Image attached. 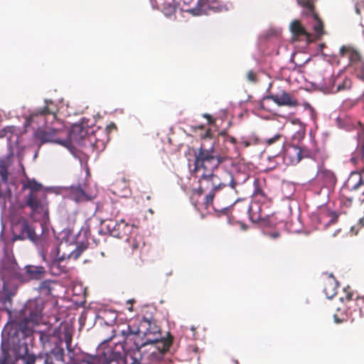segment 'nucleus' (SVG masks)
<instances>
[{"label": "nucleus", "mask_w": 364, "mask_h": 364, "mask_svg": "<svg viewBox=\"0 0 364 364\" xmlns=\"http://www.w3.org/2000/svg\"><path fill=\"white\" fill-rule=\"evenodd\" d=\"M202 143L198 151L195 153L194 171H203L199 178V188L196 192L200 196L206 191H220L225 187L230 186L235 190L238 185L245 183L248 176L245 174L242 178H240L239 173L232 174L231 172L224 171L220 174L215 171L218 166L225 161V156H218L215 154L213 142L211 141L208 147L205 142L212 141L210 129H207L200 135Z\"/></svg>", "instance_id": "nucleus-1"}, {"label": "nucleus", "mask_w": 364, "mask_h": 364, "mask_svg": "<svg viewBox=\"0 0 364 364\" xmlns=\"http://www.w3.org/2000/svg\"><path fill=\"white\" fill-rule=\"evenodd\" d=\"M350 161L357 166H361L360 171H353L346 185L340 191L341 203L346 206H350L353 200H358L360 203L364 202V163L359 160L355 162L350 158Z\"/></svg>", "instance_id": "nucleus-2"}, {"label": "nucleus", "mask_w": 364, "mask_h": 364, "mask_svg": "<svg viewBox=\"0 0 364 364\" xmlns=\"http://www.w3.org/2000/svg\"><path fill=\"white\" fill-rule=\"evenodd\" d=\"M253 186L252 201L250 204L245 205V209L248 212L250 220L257 223L263 217V208H268L272 204V198L262 189L259 179L255 178Z\"/></svg>", "instance_id": "nucleus-3"}, {"label": "nucleus", "mask_w": 364, "mask_h": 364, "mask_svg": "<svg viewBox=\"0 0 364 364\" xmlns=\"http://www.w3.org/2000/svg\"><path fill=\"white\" fill-rule=\"evenodd\" d=\"M127 246L124 249L125 257L130 264L141 267L144 263L143 253L145 250L144 237L139 233V230L132 233L125 239Z\"/></svg>", "instance_id": "nucleus-4"}, {"label": "nucleus", "mask_w": 364, "mask_h": 364, "mask_svg": "<svg viewBox=\"0 0 364 364\" xmlns=\"http://www.w3.org/2000/svg\"><path fill=\"white\" fill-rule=\"evenodd\" d=\"M56 113L52 109L48 101H46V106L36 112L31 114L26 119L25 126L31 127L33 129L43 128L46 125L58 122Z\"/></svg>", "instance_id": "nucleus-5"}, {"label": "nucleus", "mask_w": 364, "mask_h": 364, "mask_svg": "<svg viewBox=\"0 0 364 364\" xmlns=\"http://www.w3.org/2000/svg\"><path fill=\"white\" fill-rule=\"evenodd\" d=\"M104 226L109 235L120 239H126L132 233L136 232L138 228L134 225L130 224L124 220H121L119 222H115L112 220H105Z\"/></svg>", "instance_id": "nucleus-6"}, {"label": "nucleus", "mask_w": 364, "mask_h": 364, "mask_svg": "<svg viewBox=\"0 0 364 364\" xmlns=\"http://www.w3.org/2000/svg\"><path fill=\"white\" fill-rule=\"evenodd\" d=\"M63 124L60 121H58L53 124H48L43 128L36 130L34 133L35 138L40 141L41 144L45 143L53 142L63 144V140L58 137V135L62 131Z\"/></svg>", "instance_id": "nucleus-7"}, {"label": "nucleus", "mask_w": 364, "mask_h": 364, "mask_svg": "<svg viewBox=\"0 0 364 364\" xmlns=\"http://www.w3.org/2000/svg\"><path fill=\"white\" fill-rule=\"evenodd\" d=\"M299 6L304 9L303 15L312 17L314 23L313 30L314 38L320 40L326 33L323 29V23L318 15L315 12L314 0H296Z\"/></svg>", "instance_id": "nucleus-8"}, {"label": "nucleus", "mask_w": 364, "mask_h": 364, "mask_svg": "<svg viewBox=\"0 0 364 364\" xmlns=\"http://www.w3.org/2000/svg\"><path fill=\"white\" fill-rule=\"evenodd\" d=\"M46 195L36 191L30 192L25 197V205L31 208V217L34 218L37 214L48 217V210L46 202Z\"/></svg>", "instance_id": "nucleus-9"}, {"label": "nucleus", "mask_w": 364, "mask_h": 364, "mask_svg": "<svg viewBox=\"0 0 364 364\" xmlns=\"http://www.w3.org/2000/svg\"><path fill=\"white\" fill-rule=\"evenodd\" d=\"M29 240L37 243L39 238L35 229L26 219L20 220L13 228L12 241Z\"/></svg>", "instance_id": "nucleus-10"}, {"label": "nucleus", "mask_w": 364, "mask_h": 364, "mask_svg": "<svg viewBox=\"0 0 364 364\" xmlns=\"http://www.w3.org/2000/svg\"><path fill=\"white\" fill-rule=\"evenodd\" d=\"M227 7L223 0H198L196 7L190 10L194 16L208 14L210 11L214 13L226 11Z\"/></svg>", "instance_id": "nucleus-11"}, {"label": "nucleus", "mask_w": 364, "mask_h": 364, "mask_svg": "<svg viewBox=\"0 0 364 364\" xmlns=\"http://www.w3.org/2000/svg\"><path fill=\"white\" fill-rule=\"evenodd\" d=\"M315 181L321 188L332 191L337 183V177L333 171L324 166H320L317 171Z\"/></svg>", "instance_id": "nucleus-12"}, {"label": "nucleus", "mask_w": 364, "mask_h": 364, "mask_svg": "<svg viewBox=\"0 0 364 364\" xmlns=\"http://www.w3.org/2000/svg\"><path fill=\"white\" fill-rule=\"evenodd\" d=\"M43 302L40 299L28 301L24 308L26 321L37 324L42 318Z\"/></svg>", "instance_id": "nucleus-13"}, {"label": "nucleus", "mask_w": 364, "mask_h": 364, "mask_svg": "<svg viewBox=\"0 0 364 364\" xmlns=\"http://www.w3.org/2000/svg\"><path fill=\"white\" fill-rule=\"evenodd\" d=\"M139 331H141V333H143L146 338L161 336L160 327L152 317H143L139 323Z\"/></svg>", "instance_id": "nucleus-14"}, {"label": "nucleus", "mask_w": 364, "mask_h": 364, "mask_svg": "<svg viewBox=\"0 0 364 364\" xmlns=\"http://www.w3.org/2000/svg\"><path fill=\"white\" fill-rule=\"evenodd\" d=\"M305 151L296 145H289L284 152V160L287 165L297 164L302 158L306 156Z\"/></svg>", "instance_id": "nucleus-15"}, {"label": "nucleus", "mask_w": 364, "mask_h": 364, "mask_svg": "<svg viewBox=\"0 0 364 364\" xmlns=\"http://www.w3.org/2000/svg\"><path fill=\"white\" fill-rule=\"evenodd\" d=\"M339 57L347 58L349 60V66L350 67L364 60L360 53L350 46H341L339 49Z\"/></svg>", "instance_id": "nucleus-16"}, {"label": "nucleus", "mask_w": 364, "mask_h": 364, "mask_svg": "<svg viewBox=\"0 0 364 364\" xmlns=\"http://www.w3.org/2000/svg\"><path fill=\"white\" fill-rule=\"evenodd\" d=\"M13 352L16 360L21 359L24 364H35L36 358L28 353V346L25 343L18 344V347L14 346Z\"/></svg>", "instance_id": "nucleus-17"}, {"label": "nucleus", "mask_w": 364, "mask_h": 364, "mask_svg": "<svg viewBox=\"0 0 364 364\" xmlns=\"http://www.w3.org/2000/svg\"><path fill=\"white\" fill-rule=\"evenodd\" d=\"M289 28L294 38L299 39L300 38H304L307 42L311 41L312 35L306 31L299 20H294L291 23Z\"/></svg>", "instance_id": "nucleus-18"}, {"label": "nucleus", "mask_w": 364, "mask_h": 364, "mask_svg": "<svg viewBox=\"0 0 364 364\" xmlns=\"http://www.w3.org/2000/svg\"><path fill=\"white\" fill-rule=\"evenodd\" d=\"M217 139L218 143H220V140H222V142L225 146V148L221 150V156H225V159H227V155L230 152L229 148L226 146L228 144H232L233 146L234 150H237V139L235 137L228 135L226 130L220 131L218 134Z\"/></svg>", "instance_id": "nucleus-19"}, {"label": "nucleus", "mask_w": 364, "mask_h": 364, "mask_svg": "<svg viewBox=\"0 0 364 364\" xmlns=\"http://www.w3.org/2000/svg\"><path fill=\"white\" fill-rule=\"evenodd\" d=\"M268 98L279 106L296 107L298 105L297 100L292 98L290 95L286 92H283L281 95H271L268 96Z\"/></svg>", "instance_id": "nucleus-20"}, {"label": "nucleus", "mask_w": 364, "mask_h": 364, "mask_svg": "<svg viewBox=\"0 0 364 364\" xmlns=\"http://www.w3.org/2000/svg\"><path fill=\"white\" fill-rule=\"evenodd\" d=\"M64 350L63 348L55 346L47 355L45 364H64Z\"/></svg>", "instance_id": "nucleus-21"}, {"label": "nucleus", "mask_w": 364, "mask_h": 364, "mask_svg": "<svg viewBox=\"0 0 364 364\" xmlns=\"http://www.w3.org/2000/svg\"><path fill=\"white\" fill-rule=\"evenodd\" d=\"M149 343H156L158 349L164 353L168 350L172 344V338H163L161 337L146 338L144 345Z\"/></svg>", "instance_id": "nucleus-22"}, {"label": "nucleus", "mask_w": 364, "mask_h": 364, "mask_svg": "<svg viewBox=\"0 0 364 364\" xmlns=\"http://www.w3.org/2000/svg\"><path fill=\"white\" fill-rule=\"evenodd\" d=\"M27 276L31 279L40 280L44 277L46 269L43 266L27 265L25 267Z\"/></svg>", "instance_id": "nucleus-23"}, {"label": "nucleus", "mask_w": 364, "mask_h": 364, "mask_svg": "<svg viewBox=\"0 0 364 364\" xmlns=\"http://www.w3.org/2000/svg\"><path fill=\"white\" fill-rule=\"evenodd\" d=\"M50 272L55 276H59L68 272L67 265L63 264L60 258L53 259L49 264Z\"/></svg>", "instance_id": "nucleus-24"}, {"label": "nucleus", "mask_w": 364, "mask_h": 364, "mask_svg": "<svg viewBox=\"0 0 364 364\" xmlns=\"http://www.w3.org/2000/svg\"><path fill=\"white\" fill-rule=\"evenodd\" d=\"M70 198L77 203L91 200V198L82 190L80 186H72L70 188Z\"/></svg>", "instance_id": "nucleus-25"}, {"label": "nucleus", "mask_w": 364, "mask_h": 364, "mask_svg": "<svg viewBox=\"0 0 364 364\" xmlns=\"http://www.w3.org/2000/svg\"><path fill=\"white\" fill-rule=\"evenodd\" d=\"M11 166V157L7 156L0 159V181L6 183L9 176V168Z\"/></svg>", "instance_id": "nucleus-26"}, {"label": "nucleus", "mask_w": 364, "mask_h": 364, "mask_svg": "<svg viewBox=\"0 0 364 364\" xmlns=\"http://www.w3.org/2000/svg\"><path fill=\"white\" fill-rule=\"evenodd\" d=\"M39 338L44 348L50 347L51 343L57 344L58 338L54 333L48 331H39Z\"/></svg>", "instance_id": "nucleus-27"}, {"label": "nucleus", "mask_w": 364, "mask_h": 364, "mask_svg": "<svg viewBox=\"0 0 364 364\" xmlns=\"http://www.w3.org/2000/svg\"><path fill=\"white\" fill-rule=\"evenodd\" d=\"M338 282L334 279H328L324 284L323 291L326 296L332 299L337 293Z\"/></svg>", "instance_id": "nucleus-28"}, {"label": "nucleus", "mask_w": 364, "mask_h": 364, "mask_svg": "<svg viewBox=\"0 0 364 364\" xmlns=\"http://www.w3.org/2000/svg\"><path fill=\"white\" fill-rule=\"evenodd\" d=\"M334 321L336 323H343L344 321H346L349 319H350L351 322L354 321V318H350V316L348 314V313L346 311V308H340L338 307L336 309V312L333 315Z\"/></svg>", "instance_id": "nucleus-29"}, {"label": "nucleus", "mask_w": 364, "mask_h": 364, "mask_svg": "<svg viewBox=\"0 0 364 364\" xmlns=\"http://www.w3.org/2000/svg\"><path fill=\"white\" fill-rule=\"evenodd\" d=\"M23 188L24 189H29L30 192L36 191L38 193L42 188V185L33 178H26L23 184Z\"/></svg>", "instance_id": "nucleus-30"}, {"label": "nucleus", "mask_w": 364, "mask_h": 364, "mask_svg": "<svg viewBox=\"0 0 364 364\" xmlns=\"http://www.w3.org/2000/svg\"><path fill=\"white\" fill-rule=\"evenodd\" d=\"M352 68L358 78L364 81V60L355 64Z\"/></svg>", "instance_id": "nucleus-31"}, {"label": "nucleus", "mask_w": 364, "mask_h": 364, "mask_svg": "<svg viewBox=\"0 0 364 364\" xmlns=\"http://www.w3.org/2000/svg\"><path fill=\"white\" fill-rule=\"evenodd\" d=\"M352 87V82L350 79L346 77L341 83L338 84L335 92L343 91L350 89Z\"/></svg>", "instance_id": "nucleus-32"}, {"label": "nucleus", "mask_w": 364, "mask_h": 364, "mask_svg": "<svg viewBox=\"0 0 364 364\" xmlns=\"http://www.w3.org/2000/svg\"><path fill=\"white\" fill-rule=\"evenodd\" d=\"M343 294L344 295L340 297V300L341 301L343 302L344 301L352 300L353 294L350 287H347L343 289Z\"/></svg>", "instance_id": "nucleus-33"}, {"label": "nucleus", "mask_w": 364, "mask_h": 364, "mask_svg": "<svg viewBox=\"0 0 364 364\" xmlns=\"http://www.w3.org/2000/svg\"><path fill=\"white\" fill-rule=\"evenodd\" d=\"M86 248L85 246H77L68 256L69 258L77 259Z\"/></svg>", "instance_id": "nucleus-34"}, {"label": "nucleus", "mask_w": 364, "mask_h": 364, "mask_svg": "<svg viewBox=\"0 0 364 364\" xmlns=\"http://www.w3.org/2000/svg\"><path fill=\"white\" fill-rule=\"evenodd\" d=\"M292 123L294 124H299L300 129L297 132L298 137H303L305 133V127L304 124L299 119H294L292 120Z\"/></svg>", "instance_id": "nucleus-35"}, {"label": "nucleus", "mask_w": 364, "mask_h": 364, "mask_svg": "<svg viewBox=\"0 0 364 364\" xmlns=\"http://www.w3.org/2000/svg\"><path fill=\"white\" fill-rule=\"evenodd\" d=\"M39 289L41 291H45L46 292V294H50L51 287H50V281L45 280V281H43L42 282H41V284L39 285Z\"/></svg>", "instance_id": "nucleus-36"}, {"label": "nucleus", "mask_w": 364, "mask_h": 364, "mask_svg": "<svg viewBox=\"0 0 364 364\" xmlns=\"http://www.w3.org/2000/svg\"><path fill=\"white\" fill-rule=\"evenodd\" d=\"M217 191H208V193L206 195L205 200V204L207 208L212 204L215 194Z\"/></svg>", "instance_id": "nucleus-37"}, {"label": "nucleus", "mask_w": 364, "mask_h": 364, "mask_svg": "<svg viewBox=\"0 0 364 364\" xmlns=\"http://www.w3.org/2000/svg\"><path fill=\"white\" fill-rule=\"evenodd\" d=\"M141 331H139V326L136 330H132L129 326H127L126 330H123L122 333L124 336H129V335H139L141 333Z\"/></svg>", "instance_id": "nucleus-38"}, {"label": "nucleus", "mask_w": 364, "mask_h": 364, "mask_svg": "<svg viewBox=\"0 0 364 364\" xmlns=\"http://www.w3.org/2000/svg\"><path fill=\"white\" fill-rule=\"evenodd\" d=\"M282 138V135L279 133L275 134L274 136L267 139L265 140V143L267 145L270 146L273 144L274 143L279 141Z\"/></svg>", "instance_id": "nucleus-39"}, {"label": "nucleus", "mask_w": 364, "mask_h": 364, "mask_svg": "<svg viewBox=\"0 0 364 364\" xmlns=\"http://www.w3.org/2000/svg\"><path fill=\"white\" fill-rule=\"evenodd\" d=\"M247 79L249 82L255 83L258 81L257 75L253 70H249L247 73Z\"/></svg>", "instance_id": "nucleus-40"}, {"label": "nucleus", "mask_w": 364, "mask_h": 364, "mask_svg": "<svg viewBox=\"0 0 364 364\" xmlns=\"http://www.w3.org/2000/svg\"><path fill=\"white\" fill-rule=\"evenodd\" d=\"M64 340L66 344V348L68 351H71V343H72V336L70 333H66L64 336Z\"/></svg>", "instance_id": "nucleus-41"}, {"label": "nucleus", "mask_w": 364, "mask_h": 364, "mask_svg": "<svg viewBox=\"0 0 364 364\" xmlns=\"http://www.w3.org/2000/svg\"><path fill=\"white\" fill-rule=\"evenodd\" d=\"M355 300L357 306L360 308V312L364 311V296H358Z\"/></svg>", "instance_id": "nucleus-42"}, {"label": "nucleus", "mask_w": 364, "mask_h": 364, "mask_svg": "<svg viewBox=\"0 0 364 364\" xmlns=\"http://www.w3.org/2000/svg\"><path fill=\"white\" fill-rule=\"evenodd\" d=\"M26 323H20L19 324V328L21 329V331L23 336H28V333L30 332L29 329L25 326Z\"/></svg>", "instance_id": "nucleus-43"}, {"label": "nucleus", "mask_w": 364, "mask_h": 364, "mask_svg": "<svg viewBox=\"0 0 364 364\" xmlns=\"http://www.w3.org/2000/svg\"><path fill=\"white\" fill-rule=\"evenodd\" d=\"M239 144L245 148L248 147L252 145V143L250 142V141L245 139V138H242L240 141L239 142Z\"/></svg>", "instance_id": "nucleus-44"}, {"label": "nucleus", "mask_w": 364, "mask_h": 364, "mask_svg": "<svg viewBox=\"0 0 364 364\" xmlns=\"http://www.w3.org/2000/svg\"><path fill=\"white\" fill-rule=\"evenodd\" d=\"M203 117L208 120V123L209 124H213L215 123V119H213V117L210 114L205 113L203 114Z\"/></svg>", "instance_id": "nucleus-45"}, {"label": "nucleus", "mask_w": 364, "mask_h": 364, "mask_svg": "<svg viewBox=\"0 0 364 364\" xmlns=\"http://www.w3.org/2000/svg\"><path fill=\"white\" fill-rule=\"evenodd\" d=\"M8 359V355L4 354V358L2 359L0 358V364H9Z\"/></svg>", "instance_id": "nucleus-46"}, {"label": "nucleus", "mask_w": 364, "mask_h": 364, "mask_svg": "<svg viewBox=\"0 0 364 364\" xmlns=\"http://www.w3.org/2000/svg\"><path fill=\"white\" fill-rule=\"evenodd\" d=\"M175 9H176L175 6L171 5V4H168V7L167 8L168 12L170 13V14L173 13V12L175 11Z\"/></svg>", "instance_id": "nucleus-47"}, {"label": "nucleus", "mask_w": 364, "mask_h": 364, "mask_svg": "<svg viewBox=\"0 0 364 364\" xmlns=\"http://www.w3.org/2000/svg\"><path fill=\"white\" fill-rule=\"evenodd\" d=\"M270 237L273 239H276L279 237V233L277 232L270 233Z\"/></svg>", "instance_id": "nucleus-48"}, {"label": "nucleus", "mask_w": 364, "mask_h": 364, "mask_svg": "<svg viewBox=\"0 0 364 364\" xmlns=\"http://www.w3.org/2000/svg\"><path fill=\"white\" fill-rule=\"evenodd\" d=\"M204 128H205V126H204V125H203V124H200V125H196V126H194V127H193V129H194L195 130H196V129L203 130Z\"/></svg>", "instance_id": "nucleus-49"}, {"label": "nucleus", "mask_w": 364, "mask_h": 364, "mask_svg": "<svg viewBox=\"0 0 364 364\" xmlns=\"http://www.w3.org/2000/svg\"><path fill=\"white\" fill-rule=\"evenodd\" d=\"M241 227L243 230H246V225L244 223H241Z\"/></svg>", "instance_id": "nucleus-50"}, {"label": "nucleus", "mask_w": 364, "mask_h": 364, "mask_svg": "<svg viewBox=\"0 0 364 364\" xmlns=\"http://www.w3.org/2000/svg\"><path fill=\"white\" fill-rule=\"evenodd\" d=\"M320 47H321V49H323L325 47V44L324 43H321L320 45Z\"/></svg>", "instance_id": "nucleus-51"}, {"label": "nucleus", "mask_w": 364, "mask_h": 364, "mask_svg": "<svg viewBox=\"0 0 364 364\" xmlns=\"http://www.w3.org/2000/svg\"><path fill=\"white\" fill-rule=\"evenodd\" d=\"M146 200H150V199H151V196H147L146 197Z\"/></svg>", "instance_id": "nucleus-52"}, {"label": "nucleus", "mask_w": 364, "mask_h": 364, "mask_svg": "<svg viewBox=\"0 0 364 364\" xmlns=\"http://www.w3.org/2000/svg\"><path fill=\"white\" fill-rule=\"evenodd\" d=\"M149 213H151V214H153V213H154V211H153V210H152V209H149Z\"/></svg>", "instance_id": "nucleus-53"}, {"label": "nucleus", "mask_w": 364, "mask_h": 364, "mask_svg": "<svg viewBox=\"0 0 364 364\" xmlns=\"http://www.w3.org/2000/svg\"><path fill=\"white\" fill-rule=\"evenodd\" d=\"M235 364H239L238 361L237 360H234Z\"/></svg>", "instance_id": "nucleus-54"}, {"label": "nucleus", "mask_w": 364, "mask_h": 364, "mask_svg": "<svg viewBox=\"0 0 364 364\" xmlns=\"http://www.w3.org/2000/svg\"><path fill=\"white\" fill-rule=\"evenodd\" d=\"M184 1V3L187 4L188 3V0H183Z\"/></svg>", "instance_id": "nucleus-55"}, {"label": "nucleus", "mask_w": 364, "mask_h": 364, "mask_svg": "<svg viewBox=\"0 0 364 364\" xmlns=\"http://www.w3.org/2000/svg\"><path fill=\"white\" fill-rule=\"evenodd\" d=\"M129 311H132V306L129 308Z\"/></svg>", "instance_id": "nucleus-56"}, {"label": "nucleus", "mask_w": 364, "mask_h": 364, "mask_svg": "<svg viewBox=\"0 0 364 364\" xmlns=\"http://www.w3.org/2000/svg\"><path fill=\"white\" fill-rule=\"evenodd\" d=\"M191 330H192V331H195V330H196V328L193 326V327H191Z\"/></svg>", "instance_id": "nucleus-57"}]
</instances>
